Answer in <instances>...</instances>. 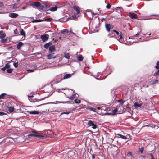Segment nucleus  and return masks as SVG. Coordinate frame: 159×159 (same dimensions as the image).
Listing matches in <instances>:
<instances>
[{
    "label": "nucleus",
    "mask_w": 159,
    "mask_h": 159,
    "mask_svg": "<svg viewBox=\"0 0 159 159\" xmlns=\"http://www.w3.org/2000/svg\"><path fill=\"white\" fill-rule=\"evenodd\" d=\"M128 154H129V155H131V156H132V154H131V153L130 152H128Z\"/></svg>",
    "instance_id": "nucleus-58"
},
{
    "label": "nucleus",
    "mask_w": 159,
    "mask_h": 159,
    "mask_svg": "<svg viewBox=\"0 0 159 159\" xmlns=\"http://www.w3.org/2000/svg\"><path fill=\"white\" fill-rule=\"evenodd\" d=\"M45 7H46V8H48L50 7V6L49 5H47L46 4H45Z\"/></svg>",
    "instance_id": "nucleus-52"
},
{
    "label": "nucleus",
    "mask_w": 159,
    "mask_h": 159,
    "mask_svg": "<svg viewBox=\"0 0 159 159\" xmlns=\"http://www.w3.org/2000/svg\"><path fill=\"white\" fill-rule=\"evenodd\" d=\"M7 95V94L5 93H2L0 95V99H4L5 98L6 96Z\"/></svg>",
    "instance_id": "nucleus-22"
},
{
    "label": "nucleus",
    "mask_w": 159,
    "mask_h": 159,
    "mask_svg": "<svg viewBox=\"0 0 159 159\" xmlns=\"http://www.w3.org/2000/svg\"><path fill=\"white\" fill-rule=\"evenodd\" d=\"M88 125L90 126H92V128L93 129H95L97 127V125L96 124H94L91 120H89L88 123Z\"/></svg>",
    "instance_id": "nucleus-4"
},
{
    "label": "nucleus",
    "mask_w": 159,
    "mask_h": 159,
    "mask_svg": "<svg viewBox=\"0 0 159 159\" xmlns=\"http://www.w3.org/2000/svg\"><path fill=\"white\" fill-rule=\"evenodd\" d=\"M52 44L51 42H49L45 44L44 47L45 48L47 49L48 48L49 46Z\"/></svg>",
    "instance_id": "nucleus-20"
},
{
    "label": "nucleus",
    "mask_w": 159,
    "mask_h": 159,
    "mask_svg": "<svg viewBox=\"0 0 159 159\" xmlns=\"http://www.w3.org/2000/svg\"><path fill=\"white\" fill-rule=\"evenodd\" d=\"M144 149V147H142L139 149V152H140L141 154H142L143 152V151Z\"/></svg>",
    "instance_id": "nucleus-28"
},
{
    "label": "nucleus",
    "mask_w": 159,
    "mask_h": 159,
    "mask_svg": "<svg viewBox=\"0 0 159 159\" xmlns=\"http://www.w3.org/2000/svg\"><path fill=\"white\" fill-rule=\"evenodd\" d=\"M10 67V65L8 63H7L6 64L5 66L4 67L2 68L1 70L3 71H5L6 69H9Z\"/></svg>",
    "instance_id": "nucleus-14"
},
{
    "label": "nucleus",
    "mask_w": 159,
    "mask_h": 159,
    "mask_svg": "<svg viewBox=\"0 0 159 159\" xmlns=\"http://www.w3.org/2000/svg\"><path fill=\"white\" fill-rule=\"evenodd\" d=\"M105 18H103V19H102V20H101V21H102V22H103V20H105Z\"/></svg>",
    "instance_id": "nucleus-59"
},
{
    "label": "nucleus",
    "mask_w": 159,
    "mask_h": 159,
    "mask_svg": "<svg viewBox=\"0 0 159 159\" xmlns=\"http://www.w3.org/2000/svg\"><path fill=\"white\" fill-rule=\"evenodd\" d=\"M64 57L65 58H66L67 59H69L70 57V55L68 53H65L64 55Z\"/></svg>",
    "instance_id": "nucleus-27"
},
{
    "label": "nucleus",
    "mask_w": 159,
    "mask_h": 159,
    "mask_svg": "<svg viewBox=\"0 0 159 159\" xmlns=\"http://www.w3.org/2000/svg\"><path fill=\"white\" fill-rule=\"evenodd\" d=\"M47 57L48 59H50L52 58H55L56 56L55 55L54 53H52L47 55Z\"/></svg>",
    "instance_id": "nucleus-8"
},
{
    "label": "nucleus",
    "mask_w": 159,
    "mask_h": 159,
    "mask_svg": "<svg viewBox=\"0 0 159 159\" xmlns=\"http://www.w3.org/2000/svg\"><path fill=\"white\" fill-rule=\"evenodd\" d=\"M155 67L157 69H159V61L157 62L156 66H155Z\"/></svg>",
    "instance_id": "nucleus-34"
},
{
    "label": "nucleus",
    "mask_w": 159,
    "mask_h": 159,
    "mask_svg": "<svg viewBox=\"0 0 159 159\" xmlns=\"http://www.w3.org/2000/svg\"><path fill=\"white\" fill-rule=\"evenodd\" d=\"M71 75L69 74H66L64 77H63V79H66L67 78H70L71 77Z\"/></svg>",
    "instance_id": "nucleus-25"
},
{
    "label": "nucleus",
    "mask_w": 159,
    "mask_h": 159,
    "mask_svg": "<svg viewBox=\"0 0 159 159\" xmlns=\"http://www.w3.org/2000/svg\"><path fill=\"white\" fill-rule=\"evenodd\" d=\"M70 113L69 112H63L62 113H61V114H69Z\"/></svg>",
    "instance_id": "nucleus-47"
},
{
    "label": "nucleus",
    "mask_w": 159,
    "mask_h": 159,
    "mask_svg": "<svg viewBox=\"0 0 159 159\" xmlns=\"http://www.w3.org/2000/svg\"><path fill=\"white\" fill-rule=\"evenodd\" d=\"M142 157H143L144 158H145L146 157L145 156H142Z\"/></svg>",
    "instance_id": "nucleus-61"
},
{
    "label": "nucleus",
    "mask_w": 159,
    "mask_h": 159,
    "mask_svg": "<svg viewBox=\"0 0 159 159\" xmlns=\"http://www.w3.org/2000/svg\"><path fill=\"white\" fill-rule=\"evenodd\" d=\"M44 104H40V105H38V106H37V107H39V106H41V105H44Z\"/></svg>",
    "instance_id": "nucleus-60"
},
{
    "label": "nucleus",
    "mask_w": 159,
    "mask_h": 159,
    "mask_svg": "<svg viewBox=\"0 0 159 159\" xmlns=\"http://www.w3.org/2000/svg\"><path fill=\"white\" fill-rule=\"evenodd\" d=\"M12 48V47H9L8 48V49H10V48Z\"/></svg>",
    "instance_id": "nucleus-62"
},
{
    "label": "nucleus",
    "mask_w": 159,
    "mask_h": 159,
    "mask_svg": "<svg viewBox=\"0 0 159 159\" xmlns=\"http://www.w3.org/2000/svg\"><path fill=\"white\" fill-rule=\"evenodd\" d=\"M72 17L74 19H75L76 18V15L75 14H74V15H73L72 16Z\"/></svg>",
    "instance_id": "nucleus-44"
},
{
    "label": "nucleus",
    "mask_w": 159,
    "mask_h": 159,
    "mask_svg": "<svg viewBox=\"0 0 159 159\" xmlns=\"http://www.w3.org/2000/svg\"><path fill=\"white\" fill-rule=\"evenodd\" d=\"M68 31V30L67 29H64L62 30V31L61 32V33L62 34H63L64 33H67Z\"/></svg>",
    "instance_id": "nucleus-37"
},
{
    "label": "nucleus",
    "mask_w": 159,
    "mask_h": 159,
    "mask_svg": "<svg viewBox=\"0 0 159 159\" xmlns=\"http://www.w3.org/2000/svg\"><path fill=\"white\" fill-rule=\"evenodd\" d=\"M105 27L107 31L108 32H110V30L112 29L113 27V25H111L110 24H105Z\"/></svg>",
    "instance_id": "nucleus-3"
},
{
    "label": "nucleus",
    "mask_w": 159,
    "mask_h": 159,
    "mask_svg": "<svg viewBox=\"0 0 159 159\" xmlns=\"http://www.w3.org/2000/svg\"><path fill=\"white\" fill-rule=\"evenodd\" d=\"M92 159H94L95 158V155L94 154H92Z\"/></svg>",
    "instance_id": "nucleus-49"
},
{
    "label": "nucleus",
    "mask_w": 159,
    "mask_h": 159,
    "mask_svg": "<svg viewBox=\"0 0 159 159\" xmlns=\"http://www.w3.org/2000/svg\"><path fill=\"white\" fill-rule=\"evenodd\" d=\"M44 98H41V99H39L37 101H40V100H43V99H44Z\"/></svg>",
    "instance_id": "nucleus-56"
},
{
    "label": "nucleus",
    "mask_w": 159,
    "mask_h": 159,
    "mask_svg": "<svg viewBox=\"0 0 159 159\" xmlns=\"http://www.w3.org/2000/svg\"><path fill=\"white\" fill-rule=\"evenodd\" d=\"M49 37V35L48 34H44L42 35L41 36V38L42 40L44 42H45L48 40Z\"/></svg>",
    "instance_id": "nucleus-5"
},
{
    "label": "nucleus",
    "mask_w": 159,
    "mask_h": 159,
    "mask_svg": "<svg viewBox=\"0 0 159 159\" xmlns=\"http://www.w3.org/2000/svg\"><path fill=\"white\" fill-rule=\"evenodd\" d=\"M118 102L120 103V104L122 105L125 102V101L122 100V99H120L118 100Z\"/></svg>",
    "instance_id": "nucleus-38"
},
{
    "label": "nucleus",
    "mask_w": 159,
    "mask_h": 159,
    "mask_svg": "<svg viewBox=\"0 0 159 159\" xmlns=\"http://www.w3.org/2000/svg\"><path fill=\"white\" fill-rule=\"evenodd\" d=\"M14 33L16 35H18L19 34V33L18 32V30H17V29H15V30H14Z\"/></svg>",
    "instance_id": "nucleus-35"
},
{
    "label": "nucleus",
    "mask_w": 159,
    "mask_h": 159,
    "mask_svg": "<svg viewBox=\"0 0 159 159\" xmlns=\"http://www.w3.org/2000/svg\"><path fill=\"white\" fill-rule=\"evenodd\" d=\"M75 102L76 103H80L81 102V101L77 98L75 99L74 100Z\"/></svg>",
    "instance_id": "nucleus-32"
},
{
    "label": "nucleus",
    "mask_w": 159,
    "mask_h": 159,
    "mask_svg": "<svg viewBox=\"0 0 159 159\" xmlns=\"http://www.w3.org/2000/svg\"><path fill=\"white\" fill-rule=\"evenodd\" d=\"M150 156H151V157H153V156L152 154V153H150Z\"/></svg>",
    "instance_id": "nucleus-55"
},
{
    "label": "nucleus",
    "mask_w": 159,
    "mask_h": 159,
    "mask_svg": "<svg viewBox=\"0 0 159 159\" xmlns=\"http://www.w3.org/2000/svg\"><path fill=\"white\" fill-rule=\"evenodd\" d=\"M28 113H29L30 114H39V112L38 111H27Z\"/></svg>",
    "instance_id": "nucleus-18"
},
{
    "label": "nucleus",
    "mask_w": 159,
    "mask_h": 159,
    "mask_svg": "<svg viewBox=\"0 0 159 159\" xmlns=\"http://www.w3.org/2000/svg\"><path fill=\"white\" fill-rule=\"evenodd\" d=\"M57 7L55 6L54 7H51L49 10L52 11H55L57 10Z\"/></svg>",
    "instance_id": "nucleus-24"
},
{
    "label": "nucleus",
    "mask_w": 159,
    "mask_h": 159,
    "mask_svg": "<svg viewBox=\"0 0 159 159\" xmlns=\"http://www.w3.org/2000/svg\"><path fill=\"white\" fill-rule=\"evenodd\" d=\"M150 85H147L146 87H147V88H148L149 87V86Z\"/></svg>",
    "instance_id": "nucleus-63"
},
{
    "label": "nucleus",
    "mask_w": 159,
    "mask_h": 159,
    "mask_svg": "<svg viewBox=\"0 0 159 159\" xmlns=\"http://www.w3.org/2000/svg\"><path fill=\"white\" fill-rule=\"evenodd\" d=\"M106 109H107L104 107H102L100 112V113L102 115H108V113H107L106 111Z\"/></svg>",
    "instance_id": "nucleus-9"
},
{
    "label": "nucleus",
    "mask_w": 159,
    "mask_h": 159,
    "mask_svg": "<svg viewBox=\"0 0 159 159\" xmlns=\"http://www.w3.org/2000/svg\"><path fill=\"white\" fill-rule=\"evenodd\" d=\"M142 105V104H138L137 102H135L134 104V106L135 107H139Z\"/></svg>",
    "instance_id": "nucleus-26"
},
{
    "label": "nucleus",
    "mask_w": 159,
    "mask_h": 159,
    "mask_svg": "<svg viewBox=\"0 0 159 159\" xmlns=\"http://www.w3.org/2000/svg\"><path fill=\"white\" fill-rule=\"evenodd\" d=\"M33 5L36 6L37 8L41 9L43 7L42 5L39 2H34L33 3Z\"/></svg>",
    "instance_id": "nucleus-2"
},
{
    "label": "nucleus",
    "mask_w": 159,
    "mask_h": 159,
    "mask_svg": "<svg viewBox=\"0 0 159 159\" xmlns=\"http://www.w3.org/2000/svg\"><path fill=\"white\" fill-rule=\"evenodd\" d=\"M77 58L79 61H81L83 60L84 58L82 56L80 55L79 56H77Z\"/></svg>",
    "instance_id": "nucleus-21"
},
{
    "label": "nucleus",
    "mask_w": 159,
    "mask_h": 159,
    "mask_svg": "<svg viewBox=\"0 0 159 159\" xmlns=\"http://www.w3.org/2000/svg\"><path fill=\"white\" fill-rule=\"evenodd\" d=\"M151 159H155L153 157H151Z\"/></svg>",
    "instance_id": "nucleus-64"
},
{
    "label": "nucleus",
    "mask_w": 159,
    "mask_h": 159,
    "mask_svg": "<svg viewBox=\"0 0 159 159\" xmlns=\"http://www.w3.org/2000/svg\"><path fill=\"white\" fill-rule=\"evenodd\" d=\"M159 75V69L157 70L156 72L154 74V76H156Z\"/></svg>",
    "instance_id": "nucleus-36"
},
{
    "label": "nucleus",
    "mask_w": 159,
    "mask_h": 159,
    "mask_svg": "<svg viewBox=\"0 0 159 159\" xmlns=\"http://www.w3.org/2000/svg\"><path fill=\"white\" fill-rule=\"evenodd\" d=\"M32 132L34 134H29L28 135L29 137L34 136L35 137H38L41 139H43V138L45 137V135H42L40 133L37 132L36 131L33 130Z\"/></svg>",
    "instance_id": "nucleus-1"
},
{
    "label": "nucleus",
    "mask_w": 159,
    "mask_h": 159,
    "mask_svg": "<svg viewBox=\"0 0 159 159\" xmlns=\"http://www.w3.org/2000/svg\"><path fill=\"white\" fill-rule=\"evenodd\" d=\"M23 43L22 42H19L17 44V48L18 49H20L21 47L23 45Z\"/></svg>",
    "instance_id": "nucleus-17"
},
{
    "label": "nucleus",
    "mask_w": 159,
    "mask_h": 159,
    "mask_svg": "<svg viewBox=\"0 0 159 159\" xmlns=\"http://www.w3.org/2000/svg\"><path fill=\"white\" fill-rule=\"evenodd\" d=\"M49 49L50 53H52L55 51V45H53L49 47Z\"/></svg>",
    "instance_id": "nucleus-12"
},
{
    "label": "nucleus",
    "mask_w": 159,
    "mask_h": 159,
    "mask_svg": "<svg viewBox=\"0 0 159 159\" xmlns=\"http://www.w3.org/2000/svg\"><path fill=\"white\" fill-rule=\"evenodd\" d=\"M90 109L91 111H95L96 110V109L94 108H90Z\"/></svg>",
    "instance_id": "nucleus-43"
},
{
    "label": "nucleus",
    "mask_w": 159,
    "mask_h": 159,
    "mask_svg": "<svg viewBox=\"0 0 159 159\" xmlns=\"http://www.w3.org/2000/svg\"><path fill=\"white\" fill-rule=\"evenodd\" d=\"M3 6H4L3 3L2 2H0V7H2Z\"/></svg>",
    "instance_id": "nucleus-45"
},
{
    "label": "nucleus",
    "mask_w": 159,
    "mask_h": 159,
    "mask_svg": "<svg viewBox=\"0 0 159 159\" xmlns=\"http://www.w3.org/2000/svg\"><path fill=\"white\" fill-rule=\"evenodd\" d=\"M139 33H138L137 34H136L135 35H134V37H137V36L138 35H139Z\"/></svg>",
    "instance_id": "nucleus-51"
},
{
    "label": "nucleus",
    "mask_w": 159,
    "mask_h": 159,
    "mask_svg": "<svg viewBox=\"0 0 159 159\" xmlns=\"http://www.w3.org/2000/svg\"><path fill=\"white\" fill-rule=\"evenodd\" d=\"M42 21H43L42 20H33L32 21V22L33 23L38 22H40Z\"/></svg>",
    "instance_id": "nucleus-33"
},
{
    "label": "nucleus",
    "mask_w": 159,
    "mask_h": 159,
    "mask_svg": "<svg viewBox=\"0 0 159 159\" xmlns=\"http://www.w3.org/2000/svg\"><path fill=\"white\" fill-rule=\"evenodd\" d=\"M7 40V39H2V41L4 43H6V41Z\"/></svg>",
    "instance_id": "nucleus-48"
},
{
    "label": "nucleus",
    "mask_w": 159,
    "mask_h": 159,
    "mask_svg": "<svg viewBox=\"0 0 159 159\" xmlns=\"http://www.w3.org/2000/svg\"><path fill=\"white\" fill-rule=\"evenodd\" d=\"M13 65L16 68L18 66V62L14 63L13 64Z\"/></svg>",
    "instance_id": "nucleus-41"
},
{
    "label": "nucleus",
    "mask_w": 159,
    "mask_h": 159,
    "mask_svg": "<svg viewBox=\"0 0 159 159\" xmlns=\"http://www.w3.org/2000/svg\"><path fill=\"white\" fill-rule=\"evenodd\" d=\"M117 135L118 136L117 137L118 138H120L122 139H123L125 140L129 139V138H127L126 136H124L120 134H117Z\"/></svg>",
    "instance_id": "nucleus-15"
},
{
    "label": "nucleus",
    "mask_w": 159,
    "mask_h": 159,
    "mask_svg": "<svg viewBox=\"0 0 159 159\" xmlns=\"http://www.w3.org/2000/svg\"><path fill=\"white\" fill-rule=\"evenodd\" d=\"M121 9H122V8L120 7H117L116 8V10H120V11H121Z\"/></svg>",
    "instance_id": "nucleus-46"
},
{
    "label": "nucleus",
    "mask_w": 159,
    "mask_h": 159,
    "mask_svg": "<svg viewBox=\"0 0 159 159\" xmlns=\"http://www.w3.org/2000/svg\"><path fill=\"white\" fill-rule=\"evenodd\" d=\"M7 113L3 112H0V116H2L4 115H6Z\"/></svg>",
    "instance_id": "nucleus-42"
},
{
    "label": "nucleus",
    "mask_w": 159,
    "mask_h": 159,
    "mask_svg": "<svg viewBox=\"0 0 159 159\" xmlns=\"http://www.w3.org/2000/svg\"><path fill=\"white\" fill-rule=\"evenodd\" d=\"M150 83L149 85H153L156 84H158V80H155L150 81Z\"/></svg>",
    "instance_id": "nucleus-16"
},
{
    "label": "nucleus",
    "mask_w": 159,
    "mask_h": 159,
    "mask_svg": "<svg viewBox=\"0 0 159 159\" xmlns=\"http://www.w3.org/2000/svg\"><path fill=\"white\" fill-rule=\"evenodd\" d=\"M53 19L52 18H47L45 20V21H52V20Z\"/></svg>",
    "instance_id": "nucleus-39"
},
{
    "label": "nucleus",
    "mask_w": 159,
    "mask_h": 159,
    "mask_svg": "<svg viewBox=\"0 0 159 159\" xmlns=\"http://www.w3.org/2000/svg\"><path fill=\"white\" fill-rule=\"evenodd\" d=\"M6 36L5 33H3L1 34H0V38L3 39Z\"/></svg>",
    "instance_id": "nucleus-29"
},
{
    "label": "nucleus",
    "mask_w": 159,
    "mask_h": 159,
    "mask_svg": "<svg viewBox=\"0 0 159 159\" xmlns=\"http://www.w3.org/2000/svg\"><path fill=\"white\" fill-rule=\"evenodd\" d=\"M111 7V5H110L109 3H108L106 6V8L107 9H109Z\"/></svg>",
    "instance_id": "nucleus-40"
},
{
    "label": "nucleus",
    "mask_w": 159,
    "mask_h": 159,
    "mask_svg": "<svg viewBox=\"0 0 159 159\" xmlns=\"http://www.w3.org/2000/svg\"><path fill=\"white\" fill-rule=\"evenodd\" d=\"M14 110V108L12 107H10L8 108V111L11 113L13 112Z\"/></svg>",
    "instance_id": "nucleus-31"
},
{
    "label": "nucleus",
    "mask_w": 159,
    "mask_h": 159,
    "mask_svg": "<svg viewBox=\"0 0 159 159\" xmlns=\"http://www.w3.org/2000/svg\"><path fill=\"white\" fill-rule=\"evenodd\" d=\"M119 107H120V106H117L116 107V108L114 110L111 111V113H108V115H110L112 114V115H114L116 114V112L118 111Z\"/></svg>",
    "instance_id": "nucleus-6"
},
{
    "label": "nucleus",
    "mask_w": 159,
    "mask_h": 159,
    "mask_svg": "<svg viewBox=\"0 0 159 159\" xmlns=\"http://www.w3.org/2000/svg\"><path fill=\"white\" fill-rule=\"evenodd\" d=\"M28 97H29V98H31L34 97V96L33 95L28 96Z\"/></svg>",
    "instance_id": "nucleus-53"
},
{
    "label": "nucleus",
    "mask_w": 159,
    "mask_h": 159,
    "mask_svg": "<svg viewBox=\"0 0 159 159\" xmlns=\"http://www.w3.org/2000/svg\"><path fill=\"white\" fill-rule=\"evenodd\" d=\"M20 34L21 35H23L24 37L25 38V37L26 36L25 32L24 30L23 29H21Z\"/></svg>",
    "instance_id": "nucleus-23"
},
{
    "label": "nucleus",
    "mask_w": 159,
    "mask_h": 159,
    "mask_svg": "<svg viewBox=\"0 0 159 159\" xmlns=\"http://www.w3.org/2000/svg\"><path fill=\"white\" fill-rule=\"evenodd\" d=\"M129 16L132 19H137L138 18L137 14L134 13H130Z\"/></svg>",
    "instance_id": "nucleus-7"
},
{
    "label": "nucleus",
    "mask_w": 159,
    "mask_h": 159,
    "mask_svg": "<svg viewBox=\"0 0 159 159\" xmlns=\"http://www.w3.org/2000/svg\"><path fill=\"white\" fill-rule=\"evenodd\" d=\"M101 108H102V107H97V109H99V110H100V109H101Z\"/></svg>",
    "instance_id": "nucleus-57"
},
{
    "label": "nucleus",
    "mask_w": 159,
    "mask_h": 159,
    "mask_svg": "<svg viewBox=\"0 0 159 159\" xmlns=\"http://www.w3.org/2000/svg\"><path fill=\"white\" fill-rule=\"evenodd\" d=\"M18 14L15 13H10L9 14V16L12 18H15L17 17L18 16Z\"/></svg>",
    "instance_id": "nucleus-13"
},
{
    "label": "nucleus",
    "mask_w": 159,
    "mask_h": 159,
    "mask_svg": "<svg viewBox=\"0 0 159 159\" xmlns=\"http://www.w3.org/2000/svg\"><path fill=\"white\" fill-rule=\"evenodd\" d=\"M28 71H30L31 72H33L34 71V70L32 69H30L28 70Z\"/></svg>",
    "instance_id": "nucleus-54"
},
{
    "label": "nucleus",
    "mask_w": 159,
    "mask_h": 159,
    "mask_svg": "<svg viewBox=\"0 0 159 159\" xmlns=\"http://www.w3.org/2000/svg\"><path fill=\"white\" fill-rule=\"evenodd\" d=\"M13 69L10 68L8 69L7 70V73H11L13 70Z\"/></svg>",
    "instance_id": "nucleus-30"
},
{
    "label": "nucleus",
    "mask_w": 159,
    "mask_h": 159,
    "mask_svg": "<svg viewBox=\"0 0 159 159\" xmlns=\"http://www.w3.org/2000/svg\"><path fill=\"white\" fill-rule=\"evenodd\" d=\"M153 127H154L155 129H157V128H158V126H157V125H154V126Z\"/></svg>",
    "instance_id": "nucleus-50"
},
{
    "label": "nucleus",
    "mask_w": 159,
    "mask_h": 159,
    "mask_svg": "<svg viewBox=\"0 0 159 159\" xmlns=\"http://www.w3.org/2000/svg\"><path fill=\"white\" fill-rule=\"evenodd\" d=\"M73 8L76 11L77 14H79L80 13V8L78 6H74Z\"/></svg>",
    "instance_id": "nucleus-11"
},
{
    "label": "nucleus",
    "mask_w": 159,
    "mask_h": 159,
    "mask_svg": "<svg viewBox=\"0 0 159 159\" xmlns=\"http://www.w3.org/2000/svg\"><path fill=\"white\" fill-rule=\"evenodd\" d=\"M76 94L75 93H74L71 96H67V97L69 98V99L70 100H73V99L75 98Z\"/></svg>",
    "instance_id": "nucleus-19"
},
{
    "label": "nucleus",
    "mask_w": 159,
    "mask_h": 159,
    "mask_svg": "<svg viewBox=\"0 0 159 159\" xmlns=\"http://www.w3.org/2000/svg\"><path fill=\"white\" fill-rule=\"evenodd\" d=\"M113 31L116 33L117 36H119V39H123L122 34L121 32H120V33H119L118 32L115 30H113Z\"/></svg>",
    "instance_id": "nucleus-10"
}]
</instances>
